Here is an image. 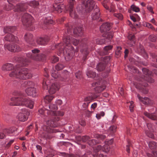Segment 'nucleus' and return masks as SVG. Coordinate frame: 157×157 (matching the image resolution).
Here are the masks:
<instances>
[{"label": "nucleus", "instance_id": "27", "mask_svg": "<svg viewBox=\"0 0 157 157\" xmlns=\"http://www.w3.org/2000/svg\"><path fill=\"white\" fill-rule=\"evenodd\" d=\"M111 25L109 23L106 22L102 24L100 27V30L101 32H105L109 31L111 28Z\"/></svg>", "mask_w": 157, "mask_h": 157}, {"label": "nucleus", "instance_id": "43", "mask_svg": "<svg viewBox=\"0 0 157 157\" xmlns=\"http://www.w3.org/2000/svg\"><path fill=\"white\" fill-rule=\"evenodd\" d=\"M93 137L96 138L98 140H103L106 137V136L104 135H100L98 134H94Z\"/></svg>", "mask_w": 157, "mask_h": 157}, {"label": "nucleus", "instance_id": "14", "mask_svg": "<svg viewBox=\"0 0 157 157\" xmlns=\"http://www.w3.org/2000/svg\"><path fill=\"white\" fill-rule=\"evenodd\" d=\"M94 48V46L93 44H90L87 45L86 44H84L82 49L81 50V52L84 55L83 57V59L85 61L86 59V56L89 53V50L91 48L93 49Z\"/></svg>", "mask_w": 157, "mask_h": 157}, {"label": "nucleus", "instance_id": "51", "mask_svg": "<svg viewBox=\"0 0 157 157\" xmlns=\"http://www.w3.org/2000/svg\"><path fill=\"white\" fill-rule=\"evenodd\" d=\"M102 147L101 145H98L94 148V153L93 154H98L97 153L102 149Z\"/></svg>", "mask_w": 157, "mask_h": 157}, {"label": "nucleus", "instance_id": "49", "mask_svg": "<svg viewBox=\"0 0 157 157\" xmlns=\"http://www.w3.org/2000/svg\"><path fill=\"white\" fill-rule=\"evenodd\" d=\"M24 84L26 86H28L29 87L32 86V87H34V84L32 81H25L24 82Z\"/></svg>", "mask_w": 157, "mask_h": 157}, {"label": "nucleus", "instance_id": "41", "mask_svg": "<svg viewBox=\"0 0 157 157\" xmlns=\"http://www.w3.org/2000/svg\"><path fill=\"white\" fill-rule=\"evenodd\" d=\"M7 2H8L9 5L8 6V7L7 6L5 8L6 10H11L13 8V3H15L16 1L15 0H7Z\"/></svg>", "mask_w": 157, "mask_h": 157}, {"label": "nucleus", "instance_id": "1", "mask_svg": "<svg viewBox=\"0 0 157 157\" xmlns=\"http://www.w3.org/2000/svg\"><path fill=\"white\" fill-rule=\"evenodd\" d=\"M67 33H65L63 39L64 44L60 43L55 45V47L58 50L60 54L64 56L67 61L71 59L73 56L74 48L71 46V43L75 46L77 45L79 43V40L73 38L69 36L71 33L72 27L69 26L68 24L66 25Z\"/></svg>", "mask_w": 157, "mask_h": 157}, {"label": "nucleus", "instance_id": "48", "mask_svg": "<svg viewBox=\"0 0 157 157\" xmlns=\"http://www.w3.org/2000/svg\"><path fill=\"white\" fill-rule=\"evenodd\" d=\"M116 128L117 127L116 126L114 125L110 127L109 130V132L110 134L112 135L116 132Z\"/></svg>", "mask_w": 157, "mask_h": 157}, {"label": "nucleus", "instance_id": "25", "mask_svg": "<svg viewBox=\"0 0 157 157\" xmlns=\"http://www.w3.org/2000/svg\"><path fill=\"white\" fill-rule=\"evenodd\" d=\"M73 33L75 37L81 36L83 34V28L81 27L75 28L74 30Z\"/></svg>", "mask_w": 157, "mask_h": 157}, {"label": "nucleus", "instance_id": "58", "mask_svg": "<svg viewBox=\"0 0 157 157\" xmlns=\"http://www.w3.org/2000/svg\"><path fill=\"white\" fill-rule=\"evenodd\" d=\"M90 137L89 136H84L82 137L81 140L83 142H87L88 143V142L90 140Z\"/></svg>", "mask_w": 157, "mask_h": 157}, {"label": "nucleus", "instance_id": "60", "mask_svg": "<svg viewBox=\"0 0 157 157\" xmlns=\"http://www.w3.org/2000/svg\"><path fill=\"white\" fill-rule=\"evenodd\" d=\"M82 75V73L81 72L79 71L76 72L75 74L76 77L78 79H79L81 78Z\"/></svg>", "mask_w": 157, "mask_h": 157}, {"label": "nucleus", "instance_id": "21", "mask_svg": "<svg viewBox=\"0 0 157 157\" xmlns=\"http://www.w3.org/2000/svg\"><path fill=\"white\" fill-rule=\"evenodd\" d=\"M113 139H111L109 140L105 141V144L102 147V151L105 152H108L110 149V145L113 143Z\"/></svg>", "mask_w": 157, "mask_h": 157}, {"label": "nucleus", "instance_id": "19", "mask_svg": "<svg viewBox=\"0 0 157 157\" xmlns=\"http://www.w3.org/2000/svg\"><path fill=\"white\" fill-rule=\"evenodd\" d=\"M48 70L47 68H45L44 70V76L46 78H44L43 80L42 83L43 88L44 89H47L48 85H50V81L49 79H47V77L48 76Z\"/></svg>", "mask_w": 157, "mask_h": 157}, {"label": "nucleus", "instance_id": "30", "mask_svg": "<svg viewBox=\"0 0 157 157\" xmlns=\"http://www.w3.org/2000/svg\"><path fill=\"white\" fill-rule=\"evenodd\" d=\"M24 39L25 41L30 44H32L33 40V35L30 33H27L24 36Z\"/></svg>", "mask_w": 157, "mask_h": 157}, {"label": "nucleus", "instance_id": "2", "mask_svg": "<svg viewBox=\"0 0 157 157\" xmlns=\"http://www.w3.org/2000/svg\"><path fill=\"white\" fill-rule=\"evenodd\" d=\"M2 69L4 71L12 70L9 74L10 77L22 79L29 78L32 77V74L27 68L18 65L14 67L12 64L7 63L2 66Z\"/></svg>", "mask_w": 157, "mask_h": 157}, {"label": "nucleus", "instance_id": "16", "mask_svg": "<svg viewBox=\"0 0 157 157\" xmlns=\"http://www.w3.org/2000/svg\"><path fill=\"white\" fill-rule=\"evenodd\" d=\"M143 73L145 75L144 77V79L147 82L150 83L154 82V80L151 77V73L147 69L144 68L142 69Z\"/></svg>", "mask_w": 157, "mask_h": 157}, {"label": "nucleus", "instance_id": "47", "mask_svg": "<svg viewBox=\"0 0 157 157\" xmlns=\"http://www.w3.org/2000/svg\"><path fill=\"white\" fill-rule=\"evenodd\" d=\"M128 67L130 70L132 71L133 73H139V71L136 67H134L133 66L129 65L128 66Z\"/></svg>", "mask_w": 157, "mask_h": 157}, {"label": "nucleus", "instance_id": "8", "mask_svg": "<svg viewBox=\"0 0 157 157\" xmlns=\"http://www.w3.org/2000/svg\"><path fill=\"white\" fill-rule=\"evenodd\" d=\"M105 82L101 79L99 80L92 84L93 86H96L94 88L95 91L97 93H100L103 91L106 88Z\"/></svg>", "mask_w": 157, "mask_h": 157}, {"label": "nucleus", "instance_id": "52", "mask_svg": "<svg viewBox=\"0 0 157 157\" xmlns=\"http://www.w3.org/2000/svg\"><path fill=\"white\" fill-rule=\"evenodd\" d=\"M121 48L120 46H117V49L115 51V54L118 57L119 56L121 53Z\"/></svg>", "mask_w": 157, "mask_h": 157}, {"label": "nucleus", "instance_id": "42", "mask_svg": "<svg viewBox=\"0 0 157 157\" xmlns=\"http://www.w3.org/2000/svg\"><path fill=\"white\" fill-rule=\"evenodd\" d=\"M86 75L88 77L93 78L96 77V76L95 72L91 70L88 71L86 73Z\"/></svg>", "mask_w": 157, "mask_h": 157}, {"label": "nucleus", "instance_id": "45", "mask_svg": "<svg viewBox=\"0 0 157 157\" xmlns=\"http://www.w3.org/2000/svg\"><path fill=\"white\" fill-rule=\"evenodd\" d=\"M100 143L99 141H98L94 139L90 140L88 142V144L90 146H92L97 144Z\"/></svg>", "mask_w": 157, "mask_h": 157}, {"label": "nucleus", "instance_id": "10", "mask_svg": "<svg viewBox=\"0 0 157 157\" xmlns=\"http://www.w3.org/2000/svg\"><path fill=\"white\" fill-rule=\"evenodd\" d=\"M75 2V0H68L69 5L66 8V9L69 11L70 15L71 17L77 18L78 17V15L73 10Z\"/></svg>", "mask_w": 157, "mask_h": 157}, {"label": "nucleus", "instance_id": "26", "mask_svg": "<svg viewBox=\"0 0 157 157\" xmlns=\"http://www.w3.org/2000/svg\"><path fill=\"white\" fill-rule=\"evenodd\" d=\"M49 40V37L45 36L44 37H39L36 40V42L38 44L41 45H45Z\"/></svg>", "mask_w": 157, "mask_h": 157}, {"label": "nucleus", "instance_id": "13", "mask_svg": "<svg viewBox=\"0 0 157 157\" xmlns=\"http://www.w3.org/2000/svg\"><path fill=\"white\" fill-rule=\"evenodd\" d=\"M63 74H64L66 76H64V77H59V74L58 72V71H56L53 70L52 71L51 75L54 78H59V79L63 81L66 82L68 81V77H69V72L67 71H65L64 72Z\"/></svg>", "mask_w": 157, "mask_h": 157}, {"label": "nucleus", "instance_id": "24", "mask_svg": "<svg viewBox=\"0 0 157 157\" xmlns=\"http://www.w3.org/2000/svg\"><path fill=\"white\" fill-rule=\"evenodd\" d=\"M25 92L28 95L33 97H35L36 95V89L34 87H28L25 90Z\"/></svg>", "mask_w": 157, "mask_h": 157}, {"label": "nucleus", "instance_id": "32", "mask_svg": "<svg viewBox=\"0 0 157 157\" xmlns=\"http://www.w3.org/2000/svg\"><path fill=\"white\" fill-rule=\"evenodd\" d=\"M144 114L148 118L154 121H157V116L154 113H150L147 112H144Z\"/></svg>", "mask_w": 157, "mask_h": 157}, {"label": "nucleus", "instance_id": "5", "mask_svg": "<svg viewBox=\"0 0 157 157\" xmlns=\"http://www.w3.org/2000/svg\"><path fill=\"white\" fill-rule=\"evenodd\" d=\"M33 20V17L28 13H24L22 15L21 17L22 23L23 25L28 28L29 30H33L32 25Z\"/></svg>", "mask_w": 157, "mask_h": 157}, {"label": "nucleus", "instance_id": "28", "mask_svg": "<svg viewBox=\"0 0 157 157\" xmlns=\"http://www.w3.org/2000/svg\"><path fill=\"white\" fill-rule=\"evenodd\" d=\"M59 85L57 83H54L52 84L48 91L49 93L51 94H54L57 90L59 89Z\"/></svg>", "mask_w": 157, "mask_h": 157}, {"label": "nucleus", "instance_id": "12", "mask_svg": "<svg viewBox=\"0 0 157 157\" xmlns=\"http://www.w3.org/2000/svg\"><path fill=\"white\" fill-rule=\"evenodd\" d=\"M113 36V32H109L106 33L105 36V39H98L96 40V43L98 44H102L108 42L110 41Z\"/></svg>", "mask_w": 157, "mask_h": 157}, {"label": "nucleus", "instance_id": "61", "mask_svg": "<svg viewBox=\"0 0 157 157\" xmlns=\"http://www.w3.org/2000/svg\"><path fill=\"white\" fill-rule=\"evenodd\" d=\"M130 105L129 106V109L131 112L133 111V109L134 107V105H133V101H131L130 102Z\"/></svg>", "mask_w": 157, "mask_h": 157}, {"label": "nucleus", "instance_id": "55", "mask_svg": "<svg viewBox=\"0 0 157 157\" xmlns=\"http://www.w3.org/2000/svg\"><path fill=\"white\" fill-rule=\"evenodd\" d=\"M149 39L151 41L155 42L156 41L157 38L155 35H151L149 36Z\"/></svg>", "mask_w": 157, "mask_h": 157}, {"label": "nucleus", "instance_id": "4", "mask_svg": "<svg viewBox=\"0 0 157 157\" xmlns=\"http://www.w3.org/2000/svg\"><path fill=\"white\" fill-rule=\"evenodd\" d=\"M49 110L47 109V113L48 115L54 116L52 120H48L47 121V124L51 127H57L58 124L57 121H58L60 118L59 116H62L64 114L63 112L60 111H55L53 110H57L58 107L54 104H50L48 105Z\"/></svg>", "mask_w": 157, "mask_h": 157}, {"label": "nucleus", "instance_id": "64", "mask_svg": "<svg viewBox=\"0 0 157 157\" xmlns=\"http://www.w3.org/2000/svg\"><path fill=\"white\" fill-rule=\"evenodd\" d=\"M106 0H105L104 2L102 3V5L104 7L106 10L109 9V6L106 4Z\"/></svg>", "mask_w": 157, "mask_h": 157}, {"label": "nucleus", "instance_id": "11", "mask_svg": "<svg viewBox=\"0 0 157 157\" xmlns=\"http://www.w3.org/2000/svg\"><path fill=\"white\" fill-rule=\"evenodd\" d=\"M110 59V57L109 56H106L102 59V62H100L98 64L96 68L98 71H102L105 68L106 63H108Z\"/></svg>", "mask_w": 157, "mask_h": 157}, {"label": "nucleus", "instance_id": "35", "mask_svg": "<svg viewBox=\"0 0 157 157\" xmlns=\"http://www.w3.org/2000/svg\"><path fill=\"white\" fill-rule=\"evenodd\" d=\"M128 38L129 40V41L128 42V44H130L131 46H134L135 43V37L134 35L129 34L128 36Z\"/></svg>", "mask_w": 157, "mask_h": 157}, {"label": "nucleus", "instance_id": "46", "mask_svg": "<svg viewBox=\"0 0 157 157\" xmlns=\"http://www.w3.org/2000/svg\"><path fill=\"white\" fill-rule=\"evenodd\" d=\"M54 97L52 95H47L44 97V101L46 102V101H47L48 102H50L53 99Z\"/></svg>", "mask_w": 157, "mask_h": 157}, {"label": "nucleus", "instance_id": "22", "mask_svg": "<svg viewBox=\"0 0 157 157\" xmlns=\"http://www.w3.org/2000/svg\"><path fill=\"white\" fill-rule=\"evenodd\" d=\"M100 16L99 9L97 6H96L91 14V18L93 20H97L99 18Z\"/></svg>", "mask_w": 157, "mask_h": 157}, {"label": "nucleus", "instance_id": "18", "mask_svg": "<svg viewBox=\"0 0 157 157\" xmlns=\"http://www.w3.org/2000/svg\"><path fill=\"white\" fill-rule=\"evenodd\" d=\"M28 5L26 3L17 4L14 7V11L17 12H24L28 8Z\"/></svg>", "mask_w": 157, "mask_h": 157}, {"label": "nucleus", "instance_id": "50", "mask_svg": "<svg viewBox=\"0 0 157 157\" xmlns=\"http://www.w3.org/2000/svg\"><path fill=\"white\" fill-rule=\"evenodd\" d=\"M50 59L52 63H55L57 62L59 60L58 57L55 56H51Z\"/></svg>", "mask_w": 157, "mask_h": 157}, {"label": "nucleus", "instance_id": "31", "mask_svg": "<svg viewBox=\"0 0 157 157\" xmlns=\"http://www.w3.org/2000/svg\"><path fill=\"white\" fill-rule=\"evenodd\" d=\"M55 10L57 11L59 13H61L63 9L66 7L63 4H54L53 6Z\"/></svg>", "mask_w": 157, "mask_h": 157}, {"label": "nucleus", "instance_id": "33", "mask_svg": "<svg viewBox=\"0 0 157 157\" xmlns=\"http://www.w3.org/2000/svg\"><path fill=\"white\" fill-rule=\"evenodd\" d=\"M17 37H15L13 34L10 33L7 34L5 37V40L9 41L15 42L17 40Z\"/></svg>", "mask_w": 157, "mask_h": 157}, {"label": "nucleus", "instance_id": "6", "mask_svg": "<svg viewBox=\"0 0 157 157\" xmlns=\"http://www.w3.org/2000/svg\"><path fill=\"white\" fill-rule=\"evenodd\" d=\"M32 52L26 54L27 57L36 60H44L45 58V56L44 54H39L40 51L35 49L32 50Z\"/></svg>", "mask_w": 157, "mask_h": 157}, {"label": "nucleus", "instance_id": "20", "mask_svg": "<svg viewBox=\"0 0 157 157\" xmlns=\"http://www.w3.org/2000/svg\"><path fill=\"white\" fill-rule=\"evenodd\" d=\"M95 3L93 0H88L86 2V11L89 12L92 10L96 8Z\"/></svg>", "mask_w": 157, "mask_h": 157}, {"label": "nucleus", "instance_id": "59", "mask_svg": "<svg viewBox=\"0 0 157 157\" xmlns=\"http://www.w3.org/2000/svg\"><path fill=\"white\" fill-rule=\"evenodd\" d=\"M60 155L65 157H76L75 155H69L68 154H66V153L64 152L60 153Z\"/></svg>", "mask_w": 157, "mask_h": 157}, {"label": "nucleus", "instance_id": "36", "mask_svg": "<svg viewBox=\"0 0 157 157\" xmlns=\"http://www.w3.org/2000/svg\"><path fill=\"white\" fill-rule=\"evenodd\" d=\"M17 131V128L14 127H11L9 128H6L3 130V132L7 134H13Z\"/></svg>", "mask_w": 157, "mask_h": 157}, {"label": "nucleus", "instance_id": "63", "mask_svg": "<svg viewBox=\"0 0 157 157\" xmlns=\"http://www.w3.org/2000/svg\"><path fill=\"white\" fill-rule=\"evenodd\" d=\"M5 134H7L6 132H3V130L2 132H0V139H3L5 137Z\"/></svg>", "mask_w": 157, "mask_h": 157}, {"label": "nucleus", "instance_id": "54", "mask_svg": "<svg viewBox=\"0 0 157 157\" xmlns=\"http://www.w3.org/2000/svg\"><path fill=\"white\" fill-rule=\"evenodd\" d=\"M64 67V66L62 64L59 63L56 66L55 68L57 71L60 70Z\"/></svg>", "mask_w": 157, "mask_h": 157}, {"label": "nucleus", "instance_id": "23", "mask_svg": "<svg viewBox=\"0 0 157 157\" xmlns=\"http://www.w3.org/2000/svg\"><path fill=\"white\" fill-rule=\"evenodd\" d=\"M137 98L142 103L145 105H150L152 104V101L150 99L147 97L142 98L138 94Z\"/></svg>", "mask_w": 157, "mask_h": 157}, {"label": "nucleus", "instance_id": "38", "mask_svg": "<svg viewBox=\"0 0 157 157\" xmlns=\"http://www.w3.org/2000/svg\"><path fill=\"white\" fill-rule=\"evenodd\" d=\"M138 51H140L141 54L145 58L147 59L148 57V55L144 50L143 46L141 45L140 46L139 48H138Z\"/></svg>", "mask_w": 157, "mask_h": 157}, {"label": "nucleus", "instance_id": "15", "mask_svg": "<svg viewBox=\"0 0 157 157\" xmlns=\"http://www.w3.org/2000/svg\"><path fill=\"white\" fill-rule=\"evenodd\" d=\"M4 48L6 49H7L9 51L13 52H19L21 50V48L15 44H5Z\"/></svg>", "mask_w": 157, "mask_h": 157}, {"label": "nucleus", "instance_id": "39", "mask_svg": "<svg viewBox=\"0 0 157 157\" xmlns=\"http://www.w3.org/2000/svg\"><path fill=\"white\" fill-rule=\"evenodd\" d=\"M96 98L95 95L93 94H91L90 95L86 98L84 99L85 102H88L89 104L93 99Z\"/></svg>", "mask_w": 157, "mask_h": 157}, {"label": "nucleus", "instance_id": "40", "mask_svg": "<svg viewBox=\"0 0 157 157\" xmlns=\"http://www.w3.org/2000/svg\"><path fill=\"white\" fill-rule=\"evenodd\" d=\"M144 76H142L141 77H140V78H136L135 79H136V80L137 81L136 82V81H132V79L131 78H129V79L130 81L131 82V83H132L133 85V82H137V83H138V85L139 84V83H141V84H142L143 83H142V82L143 81L142 80L146 81L144 79Z\"/></svg>", "mask_w": 157, "mask_h": 157}, {"label": "nucleus", "instance_id": "53", "mask_svg": "<svg viewBox=\"0 0 157 157\" xmlns=\"http://www.w3.org/2000/svg\"><path fill=\"white\" fill-rule=\"evenodd\" d=\"M39 3L36 1H33L29 3V5L32 7H35L39 5Z\"/></svg>", "mask_w": 157, "mask_h": 157}, {"label": "nucleus", "instance_id": "17", "mask_svg": "<svg viewBox=\"0 0 157 157\" xmlns=\"http://www.w3.org/2000/svg\"><path fill=\"white\" fill-rule=\"evenodd\" d=\"M148 84L146 83H143L142 84H141V83H139L138 85V83L137 82H133V85L137 89L140 90L144 94H146L148 92V90L146 86H147Z\"/></svg>", "mask_w": 157, "mask_h": 157}, {"label": "nucleus", "instance_id": "62", "mask_svg": "<svg viewBox=\"0 0 157 157\" xmlns=\"http://www.w3.org/2000/svg\"><path fill=\"white\" fill-rule=\"evenodd\" d=\"M53 21L50 19H47L44 21V23L45 24H52L53 23Z\"/></svg>", "mask_w": 157, "mask_h": 157}, {"label": "nucleus", "instance_id": "37", "mask_svg": "<svg viewBox=\"0 0 157 157\" xmlns=\"http://www.w3.org/2000/svg\"><path fill=\"white\" fill-rule=\"evenodd\" d=\"M16 29V27L15 26H6L4 28V32L5 33L13 32Z\"/></svg>", "mask_w": 157, "mask_h": 157}, {"label": "nucleus", "instance_id": "9", "mask_svg": "<svg viewBox=\"0 0 157 157\" xmlns=\"http://www.w3.org/2000/svg\"><path fill=\"white\" fill-rule=\"evenodd\" d=\"M30 113L28 110L25 108L22 109L17 116L19 120L21 121L24 122L26 121L28 116Z\"/></svg>", "mask_w": 157, "mask_h": 157}, {"label": "nucleus", "instance_id": "57", "mask_svg": "<svg viewBox=\"0 0 157 157\" xmlns=\"http://www.w3.org/2000/svg\"><path fill=\"white\" fill-rule=\"evenodd\" d=\"M131 9L136 12H138L140 11L139 8L134 5H132L131 6Z\"/></svg>", "mask_w": 157, "mask_h": 157}, {"label": "nucleus", "instance_id": "29", "mask_svg": "<svg viewBox=\"0 0 157 157\" xmlns=\"http://www.w3.org/2000/svg\"><path fill=\"white\" fill-rule=\"evenodd\" d=\"M113 48V46L111 45H108L105 46L104 48L102 51L100 52L99 54L101 56L107 55L109 53V51L111 50Z\"/></svg>", "mask_w": 157, "mask_h": 157}, {"label": "nucleus", "instance_id": "7", "mask_svg": "<svg viewBox=\"0 0 157 157\" xmlns=\"http://www.w3.org/2000/svg\"><path fill=\"white\" fill-rule=\"evenodd\" d=\"M46 124L48 126H44L43 127L44 131L40 132L39 134L40 137L45 139H50L51 138L50 133L51 132L52 130L50 127H54L48 125L47 122Z\"/></svg>", "mask_w": 157, "mask_h": 157}, {"label": "nucleus", "instance_id": "44", "mask_svg": "<svg viewBox=\"0 0 157 157\" xmlns=\"http://www.w3.org/2000/svg\"><path fill=\"white\" fill-rule=\"evenodd\" d=\"M148 145L150 149H153L156 148L157 146V143L154 141H151L148 144Z\"/></svg>", "mask_w": 157, "mask_h": 157}, {"label": "nucleus", "instance_id": "56", "mask_svg": "<svg viewBox=\"0 0 157 157\" xmlns=\"http://www.w3.org/2000/svg\"><path fill=\"white\" fill-rule=\"evenodd\" d=\"M113 16L115 17L118 18L119 19L121 20H122L123 19V16L121 13H114L113 14Z\"/></svg>", "mask_w": 157, "mask_h": 157}, {"label": "nucleus", "instance_id": "34", "mask_svg": "<svg viewBox=\"0 0 157 157\" xmlns=\"http://www.w3.org/2000/svg\"><path fill=\"white\" fill-rule=\"evenodd\" d=\"M18 61L21 64V66H26L29 62V60L25 57H20Z\"/></svg>", "mask_w": 157, "mask_h": 157}, {"label": "nucleus", "instance_id": "3", "mask_svg": "<svg viewBox=\"0 0 157 157\" xmlns=\"http://www.w3.org/2000/svg\"><path fill=\"white\" fill-rule=\"evenodd\" d=\"M13 94L18 97H13L11 98V102L10 105L13 106L23 105L30 109L33 107V101L25 96V94L15 90L13 92Z\"/></svg>", "mask_w": 157, "mask_h": 157}]
</instances>
